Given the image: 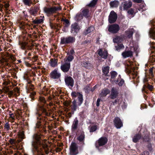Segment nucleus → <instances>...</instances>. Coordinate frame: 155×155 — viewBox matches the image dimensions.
I'll use <instances>...</instances> for the list:
<instances>
[{
	"instance_id": "f257e3e1",
	"label": "nucleus",
	"mask_w": 155,
	"mask_h": 155,
	"mask_svg": "<svg viewBox=\"0 0 155 155\" xmlns=\"http://www.w3.org/2000/svg\"><path fill=\"white\" fill-rule=\"evenodd\" d=\"M32 146L34 149L33 150L34 154L36 155V152H37L38 154L43 155L42 153V150H41V147L43 148L47 154L48 153V146L47 144L43 143L40 136L38 134H35L34 135Z\"/></svg>"
},
{
	"instance_id": "f03ea898",
	"label": "nucleus",
	"mask_w": 155,
	"mask_h": 155,
	"mask_svg": "<svg viewBox=\"0 0 155 155\" xmlns=\"http://www.w3.org/2000/svg\"><path fill=\"white\" fill-rule=\"evenodd\" d=\"M61 9V7L59 6H53L50 8L45 7L43 8V11L47 16H49Z\"/></svg>"
},
{
	"instance_id": "7ed1b4c3",
	"label": "nucleus",
	"mask_w": 155,
	"mask_h": 155,
	"mask_svg": "<svg viewBox=\"0 0 155 155\" xmlns=\"http://www.w3.org/2000/svg\"><path fill=\"white\" fill-rule=\"evenodd\" d=\"M71 95L74 99H75V98L77 97L78 105L79 106H81L83 101L82 94L79 92L74 91L71 93Z\"/></svg>"
},
{
	"instance_id": "20e7f679",
	"label": "nucleus",
	"mask_w": 155,
	"mask_h": 155,
	"mask_svg": "<svg viewBox=\"0 0 155 155\" xmlns=\"http://www.w3.org/2000/svg\"><path fill=\"white\" fill-rule=\"evenodd\" d=\"M75 40V38L72 36L62 37L61 38L60 44L61 45L70 44L74 42Z\"/></svg>"
},
{
	"instance_id": "39448f33",
	"label": "nucleus",
	"mask_w": 155,
	"mask_h": 155,
	"mask_svg": "<svg viewBox=\"0 0 155 155\" xmlns=\"http://www.w3.org/2000/svg\"><path fill=\"white\" fill-rule=\"evenodd\" d=\"M120 30L119 25L117 24H114L109 25L108 26V30L112 33H116Z\"/></svg>"
},
{
	"instance_id": "423d86ee",
	"label": "nucleus",
	"mask_w": 155,
	"mask_h": 155,
	"mask_svg": "<svg viewBox=\"0 0 155 155\" xmlns=\"http://www.w3.org/2000/svg\"><path fill=\"white\" fill-rule=\"evenodd\" d=\"M78 147L74 142H72L70 147V155H76L78 154Z\"/></svg>"
},
{
	"instance_id": "0eeeda50",
	"label": "nucleus",
	"mask_w": 155,
	"mask_h": 155,
	"mask_svg": "<svg viewBox=\"0 0 155 155\" xmlns=\"http://www.w3.org/2000/svg\"><path fill=\"white\" fill-rule=\"evenodd\" d=\"M117 18V15L114 11H112L110 12L109 16L108 21L110 23L114 22Z\"/></svg>"
},
{
	"instance_id": "6e6552de",
	"label": "nucleus",
	"mask_w": 155,
	"mask_h": 155,
	"mask_svg": "<svg viewBox=\"0 0 155 155\" xmlns=\"http://www.w3.org/2000/svg\"><path fill=\"white\" fill-rule=\"evenodd\" d=\"M70 62H65L61 65L60 68L63 72H67L70 69Z\"/></svg>"
},
{
	"instance_id": "1a4fd4ad",
	"label": "nucleus",
	"mask_w": 155,
	"mask_h": 155,
	"mask_svg": "<svg viewBox=\"0 0 155 155\" xmlns=\"http://www.w3.org/2000/svg\"><path fill=\"white\" fill-rule=\"evenodd\" d=\"M61 74L58 71L57 69H55L50 74L51 77L54 79H58L61 77Z\"/></svg>"
},
{
	"instance_id": "9d476101",
	"label": "nucleus",
	"mask_w": 155,
	"mask_h": 155,
	"mask_svg": "<svg viewBox=\"0 0 155 155\" xmlns=\"http://www.w3.org/2000/svg\"><path fill=\"white\" fill-rule=\"evenodd\" d=\"M79 30V27L76 23L72 24L71 32L74 35H76Z\"/></svg>"
},
{
	"instance_id": "9b49d317",
	"label": "nucleus",
	"mask_w": 155,
	"mask_h": 155,
	"mask_svg": "<svg viewBox=\"0 0 155 155\" xmlns=\"http://www.w3.org/2000/svg\"><path fill=\"white\" fill-rule=\"evenodd\" d=\"M115 126L117 128H120L123 126V123L120 119L118 117H116L114 120Z\"/></svg>"
},
{
	"instance_id": "f8f14e48",
	"label": "nucleus",
	"mask_w": 155,
	"mask_h": 155,
	"mask_svg": "<svg viewBox=\"0 0 155 155\" xmlns=\"http://www.w3.org/2000/svg\"><path fill=\"white\" fill-rule=\"evenodd\" d=\"M66 84L68 86L73 87L74 86V81L73 79L71 77H68L65 79Z\"/></svg>"
},
{
	"instance_id": "ddd939ff",
	"label": "nucleus",
	"mask_w": 155,
	"mask_h": 155,
	"mask_svg": "<svg viewBox=\"0 0 155 155\" xmlns=\"http://www.w3.org/2000/svg\"><path fill=\"white\" fill-rule=\"evenodd\" d=\"M98 54L102 58L104 59H106L107 56V52L106 50L104 51L103 52L101 49H99Z\"/></svg>"
},
{
	"instance_id": "4468645a",
	"label": "nucleus",
	"mask_w": 155,
	"mask_h": 155,
	"mask_svg": "<svg viewBox=\"0 0 155 155\" xmlns=\"http://www.w3.org/2000/svg\"><path fill=\"white\" fill-rule=\"evenodd\" d=\"M107 142V139L106 137H101L98 141L99 146H100L104 145Z\"/></svg>"
},
{
	"instance_id": "2eb2a0df",
	"label": "nucleus",
	"mask_w": 155,
	"mask_h": 155,
	"mask_svg": "<svg viewBox=\"0 0 155 155\" xmlns=\"http://www.w3.org/2000/svg\"><path fill=\"white\" fill-rule=\"evenodd\" d=\"M133 55V52L131 51H125L122 53V55L124 58L131 57Z\"/></svg>"
},
{
	"instance_id": "dca6fc26",
	"label": "nucleus",
	"mask_w": 155,
	"mask_h": 155,
	"mask_svg": "<svg viewBox=\"0 0 155 155\" xmlns=\"http://www.w3.org/2000/svg\"><path fill=\"white\" fill-rule=\"evenodd\" d=\"M134 32L133 28L129 29L125 31L126 35L127 37L129 38H131L133 35Z\"/></svg>"
},
{
	"instance_id": "f3484780",
	"label": "nucleus",
	"mask_w": 155,
	"mask_h": 155,
	"mask_svg": "<svg viewBox=\"0 0 155 155\" xmlns=\"http://www.w3.org/2000/svg\"><path fill=\"white\" fill-rule=\"evenodd\" d=\"M118 94V92L117 90L113 87L111 90V99H114L116 97Z\"/></svg>"
},
{
	"instance_id": "a211bd4d",
	"label": "nucleus",
	"mask_w": 155,
	"mask_h": 155,
	"mask_svg": "<svg viewBox=\"0 0 155 155\" xmlns=\"http://www.w3.org/2000/svg\"><path fill=\"white\" fill-rule=\"evenodd\" d=\"M110 90L107 88H104L102 90L100 94V96L101 97H105L107 94L110 93Z\"/></svg>"
},
{
	"instance_id": "6ab92c4d",
	"label": "nucleus",
	"mask_w": 155,
	"mask_h": 155,
	"mask_svg": "<svg viewBox=\"0 0 155 155\" xmlns=\"http://www.w3.org/2000/svg\"><path fill=\"white\" fill-rule=\"evenodd\" d=\"M132 5V3L130 1L126 2H124L123 8L124 10H127Z\"/></svg>"
},
{
	"instance_id": "aec40b11",
	"label": "nucleus",
	"mask_w": 155,
	"mask_h": 155,
	"mask_svg": "<svg viewBox=\"0 0 155 155\" xmlns=\"http://www.w3.org/2000/svg\"><path fill=\"white\" fill-rule=\"evenodd\" d=\"M85 138V134L84 132H82L81 134L78 136L77 138V139L80 142H83Z\"/></svg>"
},
{
	"instance_id": "412c9836",
	"label": "nucleus",
	"mask_w": 155,
	"mask_h": 155,
	"mask_svg": "<svg viewBox=\"0 0 155 155\" xmlns=\"http://www.w3.org/2000/svg\"><path fill=\"white\" fill-rule=\"evenodd\" d=\"M118 77V79L117 80H115L114 82L115 83H117L119 81H120L118 83V84L119 86H121L124 84V81L123 79L121 78L120 75H119Z\"/></svg>"
},
{
	"instance_id": "4be33fe9",
	"label": "nucleus",
	"mask_w": 155,
	"mask_h": 155,
	"mask_svg": "<svg viewBox=\"0 0 155 155\" xmlns=\"http://www.w3.org/2000/svg\"><path fill=\"white\" fill-rule=\"evenodd\" d=\"M78 120L77 117L75 118L73 122V124L72 126V130H76L78 127Z\"/></svg>"
},
{
	"instance_id": "5701e85b",
	"label": "nucleus",
	"mask_w": 155,
	"mask_h": 155,
	"mask_svg": "<svg viewBox=\"0 0 155 155\" xmlns=\"http://www.w3.org/2000/svg\"><path fill=\"white\" fill-rule=\"evenodd\" d=\"M119 4V2L117 1L116 0L111 1L110 3V5L112 7H117L118 6Z\"/></svg>"
},
{
	"instance_id": "b1692460",
	"label": "nucleus",
	"mask_w": 155,
	"mask_h": 155,
	"mask_svg": "<svg viewBox=\"0 0 155 155\" xmlns=\"http://www.w3.org/2000/svg\"><path fill=\"white\" fill-rule=\"evenodd\" d=\"M149 33L150 37L155 40V29L151 28Z\"/></svg>"
},
{
	"instance_id": "393cba45",
	"label": "nucleus",
	"mask_w": 155,
	"mask_h": 155,
	"mask_svg": "<svg viewBox=\"0 0 155 155\" xmlns=\"http://www.w3.org/2000/svg\"><path fill=\"white\" fill-rule=\"evenodd\" d=\"M123 41V38L120 36H117L113 39V42L117 43L121 42Z\"/></svg>"
},
{
	"instance_id": "a878e982",
	"label": "nucleus",
	"mask_w": 155,
	"mask_h": 155,
	"mask_svg": "<svg viewBox=\"0 0 155 155\" xmlns=\"http://www.w3.org/2000/svg\"><path fill=\"white\" fill-rule=\"evenodd\" d=\"M141 138V135L140 134H136L133 138V141L134 143L137 142Z\"/></svg>"
},
{
	"instance_id": "bb28decb",
	"label": "nucleus",
	"mask_w": 155,
	"mask_h": 155,
	"mask_svg": "<svg viewBox=\"0 0 155 155\" xmlns=\"http://www.w3.org/2000/svg\"><path fill=\"white\" fill-rule=\"evenodd\" d=\"M72 106L71 108L74 111H76L77 108V101L75 99H74L73 101L72 102Z\"/></svg>"
},
{
	"instance_id": "cd10ccee",
	"label": "nucleus",
	"mask_w": 155,
	"mask_h": 155,
	"mask_svg": "<svg viewBox=\"0 0 155 155\" xmlns=\"http://www.w3.org/2000/svg\"><path fill=\"white\" fill-rule=\"evenodd\" d=\"M83 16L82 14L81 13H78L75 17V19L77 21H79L82 19Z\"/></svg>"
},
{
	"instance_id": "c85d7f7f",
	"label": "nucleus",
	"mask_w": 155,
	"mask_h": 155,
	"mask_svg": "<svg viewBox=\"0 0 155 155\" xmlns=\"http://www.w3.org/2000/svg\"><path fill=\"white\" fill-rule=\"evenodd\" d=\"M82 15L83 16H84L85 18L89 17V10L87 9H84L82 11Z\"/></svg>"
},
{
	"instance_id": "c756f323",
	"label": "nucleus",
	"mask_w": 155,
	"mask_h": 155,
	"mask_svg": "<svg viewBox=\"0 0 155 155\" xmlns=\"http://www.w3.org/2000/svg\"><path fill=\"white\" fill-rule=\"evenodd\" d=\"M57 61L53 59L51 60V65L52 67H55L57 65Z\"/></svg>"
},
{
	"instance_id": "7c9ffc66",
	"label": "nucleus",
	"mask_w": 155,
	"mask_h": 155,
	"mask_svg": "<svg viewBox=\"0 0 155 155\" xmlns=\"http://www.w3.org/2000/svg\"><path fill=\"white\" fill-rule=\"evenodd\" d=\"M124 47V46L122 44H120L118 45L117 46H115L116 50L118 51H119L123 49Z\"/></svg>"
},
{
	"instance_id": "2f4dec72",
	"label": "nucleus",
	"mask_w": 155,
	"mask_h": 155,
	"mask_svg": "<svg viewBox=\"0 0 155 155\" xmlns=\"http://www.w3.org/2000/svg\"><path fill=\"white\" fill-rule=\"evenodd\" d=\"M109 67L107 66L103 68L102 71L104 74L105 75H107L109 71Z\"/></svg>"
},
{
	"instance_id": "473e14b6",
	"label": "nucleus",
	"mask_w": 155,
	"mask_h": 155,
	"mask_svg": "<svg viewBox=\"0 0 155 155\" xmlns=\"http://www.w3.org/2000/svg\"><path fill=\"white\" fill-rule=\"evenodd\" d=\"M83 66L86 68H89L91 67V64L88 61L84 62L83 63Z\"/></svg>"
},
{
	"instance_id": "72a5a7b5",
	"label": "nucleus",
	"mask_w": 155,
	"mask_h": 155,
	"mask_svg": "<svg viewBox=\"0 0 155 155\" xmlns=\"http://www.w3.org/2000/svg\"><path fill=\"white\" fill-rule=\"evenodd\" d=\"M38 10L36 9H31L29 12L30 14L34 16H35L37 14Z\"/></svg>"
},
{
	"instance_id": "f704fd0d",
	"label": "nucleus",
	"mask_w": 155,
	"mask_h": 155,
	"mask_svg": "<svg viewBox=\"0 0 155 155\" xmlns=\"http://www.w3.org/2000/svg\"><path fill=\"white\" fill-rule=\"evenodd\" d=\"M97 1V0H93L87 5L91 7H93L96 5Z\"/></svg>"
},
{
	"instance_id": "c9c22d12",
	"label": "nucleus",
	"mask_w": 155,
	"mask_h": 155,
	"mask_svg": "<svg viewBox=\"0 0 155 155\" xmlns=\"http://www.w3.org/2000/svg\"><path fill=\"white\" fill-rule=\"evenodd\" d=\"M94 29V27L93 26H91L87 28L85 32V34L87 35L93 31Z\"/></svg>"
},
{
	"instance_id": "e433bc0d",
	"label": "nucleus",
	"mask_w": 155,
	"mask_h": 155,
	"mask_svg": "<svg viewBox=\"0 0 155 155\" xmlns=\"http://www.w3.org/2000/svg\"><path fill=\"white\" fill-rule=\"evenodd\" d=\"M74 57L73 55H69L66 59L65 62H70L74 59Z\"/></svg>"
},
{
	"instance_id": "4c0bfd02",
	"label": "nucleus",
	"mask_w": 155,
	"mask_h": 155,
	"mask_svg": "<svg viewBox=\"0 0 155 155\" xmlns=\"http://www.w3.org/2000/svg\"><path fill=\"white\" fill-rule=\"evenodd\" d=\"M43 21V19H36L33 21V23L35 24H39L42 23Z\"/></svg>"
},
{
	"instance_id": "58836bf2",
	"label": "nucleus",
	"mask_w": 155,
	"mask_h": 155,
	"mask_svg": "<svg viewBox=\"0 0 155 155\" xmlns=\"http://www.w3.org/2000/svg\"><path fill=\"white\" fill-rule=\"evenodd\" d=\"M19 45L22 49H25L26 46L27 45V43L26 42H19Z\"/></svg>"
},
{
	"instance_id": "ea45409f",
	"label": "nucleus",
	"mask_w": 155,
	"mask_h": 155,
	"mask_svg": "<svg viewBox=\"0 0 155 155\" xmlns=\"http://www.w3.org/2000/svg\"><path fill=\"white\" fill-rule=\"evenodd\" d=\"M22 1L25 5L29 6L30 5L31 3V0H22Z\"/></svg>"
},
{
	"instance_id": "a19ab883",
	"label": "nucleus",
	"mask_w": 155,
	"mask_h": 155,
	"mask_svg": "<svg viewBox=\"0 0 155 155\" xmlns=\"http://www.w3.org/2000/svg\"><path fill=\"white\" fill-rule=\"evenodd\" d=\"M111 78V79H114L117 75V73L115 71H113L110 72Z\"/></svg>"
},
{
	"instance_id": "79ce46f5",
	"label": "nucleus",
	"mask_w": 155,
	"mask_h": 155,
	"mask_svg": "<svg viewBox=\"0 0 155 155\" xmlns=\"http://www.w3.org/2000/svg\"><path fill=\"white\" fill-rule=\"evenodd\" d=\"M97 129V126L96 125L94 126L91 127L90 129V132H93L96 130Z\"/></svg>"
},
{
	"instance_id": "37998d69",
	"label": "nucleus",
	"mask_w": 155,
	"mask_h": 155,
	"mask_svg": "<svg viewBox=\"0 0 155 155\" xmlns=\"http://www.w3.org/2000/svg\"><path fill=\"white\" fill-rule=\"evenodd\" d=\"M4 128L7 130H10V125L8 122L6 123L5 125Z\"/></svg>"
},
{
	"instance_id": "c03bdc74",
	"label": "nucleus",
	"mask_w": 155,
	"mask_h": 155,
	"mask_svg": "<svg viewBox=\"0 0 155 155\" xmlns=\"http://www.w3.org/2000/svg\"><path fill=\"white\" fill-rule=\"evenodd\" d=\"M146 5L144 4H142L140 6V9H141L142 11H144L146 10V8L145 7Z\"/></svg>"
},
{
	"instance_id": "a18cd8bd",
	"label": "nucleus",
	"mask_w": 155,
	"mask_h": 155,
	"mask_svg": "<svg viewBox=\"0 0 155 155\" xmlns=\"http://www.w3.org/2000/svg\"><path fill=\"white\" fill-rule=\"evenodd\" d=\"M19 137L21 139H23L24 138V133L23 132H20L19 134Z\"/></svg>"
},
{
	"instance_id": "49530a36",
	"label": "nucleus",
	"mask_w": 155,
	"mask_h": 155,
	"mask_svg": "<svg viewBox=\"0 0 155 155\" xmlns=\"http://www.w3.org/2000/svg\"><path fill=\"white\" fill-rule=\"evenodd\" d=\"M75 52L74 50L73 49H71L70 52L68 53V54L69 55H72L74 54Z\"/></svg>"
},
{
	"instance_id": "de8ad7c7",
	"label": "nucleus",
	"mask_w": 155,
	"mask_h": 155,
	"mask_svg": "<svg viewBox=\"0 0 155 155\" xmlns=\"http://www.w3.org/2000/svg\"><path fill=\"white\" fill-rule=\"evenodd\" d=\"M153 68H151L150 70H149V74L150 75L153 77Z\"/></svg>"
},
{
	"instance_id": "09e8293b",
	"label": "nucleus",
	"mask_w": 155,
	"mask_h": 155,
	"mask_svg": "<svg viewBox=\"0 0 155 155\" xmlns=\"http://www.w3.org/2000/svg\"><path fill=\"white\" fill-rule=\"evenodd\" d=\"M127 12L129 14L132 15L134 13V11L132 9H130Z\"/></svg>"
},
{
	"instance_id": "8fccbe9b",
	"label": "nucleus",
	"mask_w": 155,
	"mask_h": 155,
	"mask_svg": "<svg viewBox=\"0 0 155 155\" xmlns=\"http://www.w3.org/2000/svg\"><path fill=\"white\" fill-rule=\"evenodd\" d=\"M68 26L67 25H65V26L64 27L63 29V31L65 32H67L68 30Z\"/></svg>"
},
{
	"instance_id": "3c124183",
	"label": "nucleus",
	"mask_w": 155,
	"mask_h": 155,
	"mask_svg": "<svg viewBox=\"0 0 155 155\" xmlns=\"http://www.w3.org/2000/svg\"><path fill=\"white\" fill-rule=\"evenodd\" d=\"M140 155H149V153L148 151H145L141 153Z\"/></svg>"
},
{
	"instance_id": "603ef678",
	"label": "nucleus",
	"mask_w": 155,
	"mask_h": 155,
	"mask_svg": "<svg viewBox=\"0 0 155 155\" xmlns=\"http://www.w3.org/2000/svg\"><path fill=\"white\" fill-rule=\"evenodd\" d=\"M147 87L150 90H152L153 88V86L151 85L148 84L147 86Z\"/></svg>"
},
{
	"instance_id": "864d4df0",
	"label": "nucleus",
	"mask_w": 155,
	"mask_h": 155,
	"mask_svg": "<svg viewBox=\"0 0 155 155\" xmlns=\"http://www.w3.org/2000/svg\"><path fill=\"white\" fill-rule=\"evenodd\" d=\"M142 0H133V1L135 2L140 3L141 2Z\"/></svg>"
},
{
	"instance_id": "5fc2aeb1",
	"label": "nucleus",
	"mask_w": 155,
	"mask_h": 155,
	"mask_svg": "<svg viewBox=\"0 0 155 155\" xmlns=\"http://www.w3.org/2000/svg\"><path fill=\"white\" fill-rule=\"evenodd\" d=\"M9 142L11 144H13L14 143V140L12 139H10L9 140Z\"/></svg>"
},
{
	"instance_id": "6e6d98bb",
	"label": "nucleus",
	"mask_w": 155,
	"mask_h": 155,
	"mask_svg": "<svg viewBox=\"0 0 155 155\" xmlns=\"http://www.w3.org/2000/svg\"><path fill=\"white\" fill-rule=\"evenodd\" d=\"M146 139L145 137H143V138L144 141H148V140H147V138H148V135H147L146 136Z\"/></svg>"
},
{
	"instance_id": "4d7b16f0",
	"label": "nucleus",
	"mask_w": 155,
	"mask_h": 155,
	"mask_svg": "<svg viewBox=\"0 0 155 155\" xmlns=\"http://www.w3.org/2000/svg\"><path fill=\"white\" fill-rule=\"evenodd\" d=\"M8 92V94L9 95H10L9 96H11L12 95L13 93V92L12 91H9Z\"/></svg>"
},
{
	"instance_id": "13d9d810",
	"label": "nucleus",
	"mask_w": 155,
	"mask_h": 155,
	"mask_svg": "<svg viewBox=\"0 0 155 155\" xmlns=\"http://www.w3.org/2000/svg\"><path fill=\"white\" fill-rule=\"evenodd\" d=\"M10 117L11 118H12L13 119H14V116L13 114H10Z\"/></svg>"
},
{
	"instance_id": "bf43d9fd",
	"label": "nucleus",
	"mask_w": 155,
	"mask_h": 155,
	"mask_svg": "<svg viewBox=\"0 0 155 155\" xmlns=\"http://www.w3.org/2000/svg\"><path fill=\"white\" fill-rule=\"evenodd\" d=\"M148 148H149V149L150 150H152V149H151V144H150L149 145V146L148 147Z\"/></svg>"
},
{
	"instance_id": "052dcab7",
	"label": "nucleus",
	"mask_w": 155,
	"mask_h": 155,
	"mask_svg": "<svg viewBox=\"0 0 155 155\" xmlns=\"http://www.w3.org/2000/svg\"><path fill=\"white\" fill-rule=\"evenodd\" d=\"M23 13L25 16L26 17L28 16L27 14L25 13V11H23Z\"/></svg>"
},
{
	"instance_id": "680f3d73",
	"label": "nucleus",
	"mask_w": 155,
	"mask_h": 155,
	"mask_svg": "<svg viewBox=\"0 0 155 155\" xmlns=\"http://www.w3.org/2000/svg\"><path fill=\"white\" fill-rule=\"evenodd\" d=\"M65 22L67 24H68L69 23V21L68 20H65Z\"/></svg>"
},
{
	"instance_id": "e2e57ef3",
	"label": "nucleus",
	"mask_w": 155,
	"mask_h": 155,
	"mask_svg": "<svg viewBox=\"0 0 155 155\" xmlns=\"http://www.w3.org/2000/svg\"><path fill=\"white\" fill-rule=\"evenodd\" d=\"M100 105V102H98L97 101L96 105L98 107Z\"/></svg>"
},
{
	"instance_id": "0e129e2a",
	"label": "nucleus",
	"mask_w": 155,
	"mask_h": 155,
	"mask_svg": "<svg viewBox=\"0 0 155 155\" xmlns=\"http://www.w3.org/2000/svg\"><path fill=\"white\" fill-rule=\"evenodd\" d=\"M15 91L16 92H17V93H18L19 92V90H18V88H17V89H16L15 90Z\"/></svg>"
},
{
	"instance_id": "69168bd1",
	"label": "nucleus",
	"mask_w": 155,
	"mask_h": 155,
	"mask_svg": "<svg viewBox=\"0 0 155 155\" xmlns=\"http://www.w3.org/2000/svg\"><path fill=\"white\" fill-rule=\"evenodd\" d=\"M97 102H100V101H101V99H98L97 100Z\"/></svg>"
},
{
	"instance_id": "338daca9",
	"label": "nucleus",
	"mask_w": 155,
	"mask_h": 155,
	"mask_svg": "<svg viewBox=\"0 0 155 155\" xmlns=\"http://www.w3.org/2000/svg\"><path fill=\"white\" fill-rule=\"evenodd\" d=\"M35 94V92H34L32 93V94L33 95H34Z\"/></svg>"
},
{
	"instance_id": "774afa93",
	"label": "nucleus",
	"mask_w": 155,
	"mask_h": 155,
	"mask_svg": "<svg viewBox=\"0 0 155 155\" xmlns=\"http://www.w3.org/2000/svg\"><path fill=\"white\" fill-rule=\"evenodd\" d=\"M24 155H28L26 153H24Z\"/></svg>"
}]
</instances>
